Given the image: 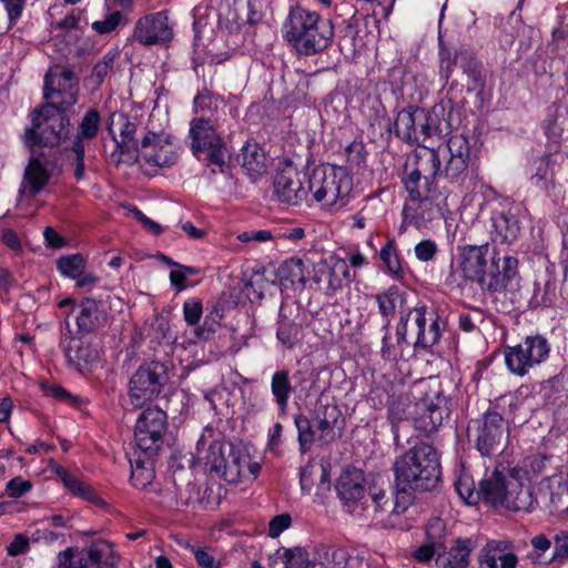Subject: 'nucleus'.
<instances>
[{"mask_svg": "<svg viewBox=\"0 0 568 568\" xmlns=\"http://www.w3.org/2000/svg\"><path fill=\"white\" fill-rule=\"evenodd\" d=\"M438 158L433 152L415 151L399 174L407 196L402 209L404 226L420 229L425 223L446 216L449 192L439 186Z\"/></svg>", "mask_w": 568, "mask_h": 568, "instance_id": "f257e3e1", "label": "nucleus"}, {"mask_svg": "<svg viewBox=\"0 0 568 568\" xmlns=\"http://www.w3.org/2000/svg\"><path fill=\"white\" fill-rule=\"evenodd\" d=\"M168 427V415L159 407H148L139 415L134 427L135 445L126 452L133 487L143 489L152 483L155 457L164 444Z\"/></svg>", "mask_w": 568, "mask_h": 568, "instance_id": "f03ea898", "label": "nucleus"}, {"mask_svg": "<svg viewBox=\"0 0 568 568\" xmlns=\"http://www.w3.org/2000/svg\"><path fill=\"white\" fill-rule=\"evenodd\" d=\"M488 243L463 246L459 263L463 277L489 293L517 290L520 282L518 258L510 255L498 257L494 251L488 261Z\"/></svg>", "mask_w": 568, "mask_h": 568, "instance_id": "7ed1b4c3", "label": "nucleus"}, {"mask_svg": "<svg viewBox=\"0 0 568 568\" xmlns=\"http://www.w3.org/2000/svg\"><path fill=\"white\" fill-rule=\"evenodd\" d=\"M396 487L402 488L403 504L415 493L435 490L442 481V464L438 449L418 442L395 457L392 466Z\"/></svg>", "mask_w": 568, "mask_h": 568, "instance_id": "20e7f679", "label": "nucleus"}, {"mask_svg": "<svg viewBox=\"0 0 568 568\" xmlns=\"http://www.w3.org/2000/svg\"><path fill=\"white\" fill-rule=\"evenodd\" d=\"M214 436V429L206 427L196 443V456L204 459L205 470L231 484H237L245 476L248 452L241 442L234 443L223 435Z\"/></svg>", "mask_w": 568, "mask_h": 568, "instance_id": "39448f33", "label": "nucleus"}, {"mask_svg": "<svg viewBox=\"0 0 568 568\" xmlns=\"http://www.w3.org/2000/svg\"><path fill=\"white\" fill-rule=\"evenodd\" d=\"M284 29L286 41L303 55L322 53L335 37L332 20L302 6L291 8Z\"/></svg>", "mask_w": 568, "mask_h": 568, "instance_id": "423d86ee", "label": "nucleus"}, {"mask_svg": "<svg viewBox=\"0 0 568 568\" xmlns=\"http://www.w3.org/2000/svg\"><path fill=\"white\" fill-rule=\"evenodd\" d=\"M353 175L343 165L321 164L308 170V204L321 209L339 210L349 203Z\"/></svg>", "mask_w": 568, "mask_h": 568, "instance_id": "0eeeda50", "label": "nucleus"}, {"mask_svg": "<svg viewBox=\"0 0 568 568\" xmlns=\"http://www.w3.org/2000/svg\"><path fill=\"white\" fill-rule=\"evenodd\" d=\"M412 396L415 399L413 426L420 435L430 437L449 416L442 384L435 379H420L415 383Z\"/></svg>", "mask_w": 568, "mask_h": 568, "instance_id": "6e6552de", "label": "nucleus"}, {"mask_svg": "<svg viewBox=\"0 0 568 568\" xmlns=\"http://www.w3.org/2000/svg\"><path fill=\"white\" fill-rule=\"evenodd\" d=\"M189 135L192 154L210 169L211 174L230 173L231 163L226 161V143L216 132L215 123L211 118H194L191 121Z\"/></svg>", "mask_w": 568, "mask_h": 568, "instance_id": "1a4fd4ad", "label": "nucleus"}, {"mask_svg": "<svg viewBox=\"0 0 568 568\" xmlns=\"http://www.w3.org/2000/svg\"><path fill=\"white\" fill-rule=\"evenodd\" d=\"M467 438L480 456L493 458L504 452L509 438V426L496 406H490L479 417L470 419Z\"/></svg>", "mask_w": 568, "mask_h": 568, "instance_id": "9d476101", "label": "nucleus"}, {"mask_svg": "<svg viewBox=\"0 0 568 568\" xmlns=\"http://www.w3.org/2000/svg\"><path fill=\"white\" fill-rule=\"evenodd\" d=\"M422 151L437 155L438 174L450 183L463 185L469 172L477 170L469 140L464 134L452 135L437 148H424Z\"/></svg>", "mask_w": 568, "mask_h": 568, "instance_id": "9b49d317", "label": "nucleus"}, {"mask_svg": "<svg viewBox=\"0 0 568 568\" xmlns=\"http://www.w3.org/2000/svg\"><path fill=\"white\" fill-rule=\"evenodd\" d=\"M169 366L160 361L145 362L129 379L128 395L135 408L159 398L169 384Z\"/></svg>", "mask_w": 568, "mask_h": 568, "instance_id": "f8f14e48", "label": "nucleus"}, {"mask_svg": "<svg viewBox=\"0 0 568 568\" xmlns=\"http://www.w3.org/2000/svg\"><path fill=\"white\" fill-rule=\"evenodd\" d=\"M308 169L301 170L290 159L281 161L272 182V196L281 204H308Z\"/></svg>", "mask_w": 568, "mask_h": 568, "instance_id": "ddd939ff", "label": "nucleus"}, {"mask_svg": "<svg viewBox=\"0 0 568 568\" xmlns=\"http://www.w3.org/2000/svg\"><path fill=\"white\" fill-rule=\"evenodd\" d=\"M551 345L541 334L527 335L517 345L504 347V359L507 369L524 377L529 371L548 361Z\"/></svg>", "mask_w": 568, "mask_h": 568, "instance_id": "4468645a", "label": "nucleus"}, {"mask_svg": "<svg viewBox=\"0 0 568 568\" xmlns=\"http://www.w3.org/2000/svg\"><path fill=\"white\" fill-rule=\"evenodd\" d=\"M74 106L42 100L38 105V148H57L69 138Z\"/></svg>", "mask_w": 568, "mask_h": 568, "instance_id": "2eb2a0df", "label": "nucleus"}, {"mask_svg": "<svg viewBox=\"0 0 568 568\" xmlns=\"http://www.w3.org/2000/svg\"><path fill=\"white\" fill-rule=\"evenodd\" d=\"M80 98V80L70 65L53 64L43 77L42 100L75 105Z\"/></svg>", "mask_w": 568, "mask_h": 568, "instance_id": "dca6fc26", "label": "nucleus"}, {"mask_svg": "<svg viewBox=\"0 0 568 568\" xmlns=\"http://www.w3.org/2000/svg\"><path fill=\"white\" fill-rule=\"evenodd\" d=\"M69 333L70 336L62 341L68 367L81 375L90 374L100 358L99 336L79 334L70 329Z\"/></svg>", "mask_w": 568, "mask_h": 568, "instance_id": "f3484780", "label": "nucleus"}, {"mask_svg": "<svg viewBox=\"0 0 568 568\" xmlns=\"http://www.w3.org/2000/svg\"><path fill=\"white\" fill-rule=\"evenodd\" d=\"M173 39L168 11L150 12L140 17L133 27L130 40L144 47L166 44Z\"/></svg>", "mask_w": 568, "mask_h": 568, "instance_id": "a211bd4d", "label": "nucleus"}, {"mask_svg": "<svg viewBox=\"0 0 568 568\" xmlns=\"http://www.w3.org/2000/svg\"><path fill=\"white\" fill-rule=\"evenodd\" d=\"M418 331L416 338L412 343L413 351L432 353V348L437 345L446 328V321L438 314L434 307L425 304L416 305L415 313Z\"/></svg>", "mask_w": 568, "mask_h": 568, "instance_id": "6ab92c4d", "label": "nucleus"}, {"mask_svg": "<svg viewBox=\"0 0 568 568\" xmlns=\"http://www.w3.org/2000/svg\"><path fill=\"white\" fill-rule=\"evenodd\" d=\"M68 305H72L71 312L75 314L74 333L99 336L98 331L104 327L108 318L103 303L91 297H83L79 303L73 298H65L59 303L61 308Z\"/></svg>", "mask_w": 568, "mask_h": 568, "instance_id": "aec40b11", "label": "nucleus"}, {"mask_svg": "<svg viewBox=\"0 0 568 568\" xmlns=\"http://www.w3.org/2000/svg\"><path fill=\"white\" fill-rule=\"evenodd\" d=\"M175 138L164 132L149 131L141 141L142 156L153 168H171L178 162Z\"/></svg>", "mask_w": 568, "mask_h": 568, "instance_id": "412c9836", "label": "nucleus"}, {"mask_svg": "<svg viewBox=\"0 0 568 568\" xmlns=\"http://www.w3.org/2000/svg\"><path fill=\"white\" fill-rule=\"evenodd\" d=\"M422 134L424 138L442 139L452 133L453 129L458 124V116L454 114V103L452 100H440L430 109L420 106Z\"/></svg>", "mask_w": 568, "mask_h": 568, "instance_id": "4be33fe9", "label": "nucleus"}, {"mask_svg": "<svg viewBox=\"0 0 568 568\" xmlns=\"http://www.w3.org/2000/svg\"><path fill=\"white\" fill-rule=\"evenodd\" d=\"M402 491L400 487H396L395 481L393 486L388 483L386 487L384 481L382 485H379L378 481H374L367 489L374 511L376 514L382 513L390 516L403 515L414 503V497H408V500L403 504L404 499L400 498Z\"/></svg>", "mask_w": 568, "mask_h": 568, "instance_id": "5701e85b", "label": "nucleus"}, {"mask_svg": "<svg viewBox=\"0 0 568 568\" xmlns=\"http://www.w3.org/2000/svg\"><path fill=\"white\" fill-rule=\"evenodd\" d=\"M381 332L383 336L379 354L385 362L394 364L399 361L407 362L414 355L412 342L405 337V322L396 323L394 335L390 332L389 322L382 324Z\"/></svg>", "mask_w": 568, "mask_h": 568, "instance_id": "b1692460", "label": "nucleus"}, {"mask_svg": "<svg viewBox=\"0 0 568 568\" xmlns=\"http://www.w3.org/2000/svg\"><path fill=\"white\" fill-rule=\"evenodd\" d=\"M267 160L263 145L255 140H247L235 156L236 164L252 183H256L267 172Z\"/></svg>", "mask_w": 568, "mask_h": 568, "instance_id": "393cba45", "label": "nucleus"}, {"mask_svg": "<svg viewBox=\"0 0 568 568\" xmlns=\"http://www.w3.org/2000/svg\"><path fill=\"white\" fill-rule=\"evenodd\" d=\"M509 486L510 478H507L498 468L490 474L486 473L479 480L480 501L494 507L503 506Z\"/></svg>", "mask_w": 568, "mask_h": 568, "instance_id": "a878e982", "label": "nucleus"}, {"mask_svg": "<svg viewBox=\"0 0 568 568\" xmlns=\"http://www.w3.org/2000/svg\"><path fill=\"white\" fill-rule=\"evenodd\" d=\"M364 471L355 467L345 469L336 484V491L341 500L347 505H357L365 498Z\"/></svg>", "mask_w": 568, "mask_h": 568, "instance_id": "bb28decb", "label": "nucleus"}, {"mask_svg": "<svg viewBox=\"0 0 568 568\" xmlns=\"http://www.w3.org/2000/svg\"><path fill=\"white\" fill-rule=\"evenodd\" d=\"M120 119L122 121L120 129L121 140L116 139L111 126H109L108 130L115 143L116 151H119L120 154L124 156L123 162H125L128 165H133L139 161V149L141 148V143L139 144L138 140L135 139L136 124L132 122L124 113L120 114Z\"/></svg>", "mask_w": 568, "mask_h": 568, "instance_id": "cd10ccee", "label": "nucleus"}, {"mask_svg": "<svg viewBox=\"0 0 568 568\" xmlns=\"http://www.w3.org/2000/svg\"><path fill=\"white\" fill-rule=\"evenodd\" d=\"M556 166L557 163L551 152H545L540 156L535 158L530 163V183L547 195H551L556 187Z\"/></svg>", "mask_w": 568, "mask_h": 568, "instance_id": "c85d7f7f", "label": "nucleus"}, {"mask_svg": "<svg viewBox=\"0 0 568 568\" xmlns=\"http://www.w3.org/2000/svg\"><path fill=\"white\" fill-rule=\"evenodd\" d=\"M293 373L287 368H277L270 381V389L273 403L276 406L277 416L283 417L287 414L290 398L294 396Z\"/></svg>", "mask_w": 568, "mask_h": 568, "instance_id": "c756f323", "label": "nucleus"}, {"mask_svg": "<svg viewBox=\"0 0 568 568\" xmlns=\"http://www.w3.org/2000/svg\"><path fill=\"white\" fill-rule=\"evenodd\" d=\"M491 240L495 243L513 244L520 233V221L510 211H495L490 217Z\"/></svg>", "mask_w": 568, "mask_h": 568, "instance_id": "7c9ffc66", "label": "nucleus"}, {"mask_svg": "<svg viewBox=\"0 0 568 568\" xmlns=\"http://www.w3.org/2000/svg\"><path fill=\"white\" fill-rule=\"evenodd\" d=\"M48 468H50L51 471L55 474V476L62 481L65 489H68L73 496L95 505L102 503V498L92 486L82 483L80 479L71 475L53 458L48 459Z\"/></svg>", "mask_w": 568, "mask_h": 568, "instance_id": "2f4dec72", "label": "nucleus"}, {"mask_svg": "<svg viewBox=\"0 0 568 568\" xmlns=\"http://www.w3.org/2000/svg\"><path fill=\"white\" fill-rule=\"evenodd\" d=\"M48 468H50L51 471L55 474V476L62 481L65 489H68L73 496L95 505L102 503V498L92 486L82 483L80 479L71 475L53 458L48 459Z\"/></svg>", "mask_w": 568, "mask_h": 568, "instance_id": "473e14b6", "label": "nucleus"}, {"mask_svg": "<svg viewBox=\"0 0 568 568\" xmlns=\"http://www.w3.org/2000/svg\"><path fill=\"white\" fill-rule=\"evenodd\" d=\"M294 397L303 403L317 399L324 392L320 373L314 368H300L293 372Z\"/></svg>", "mask_w": 568, "mask_h": 568, "instance_id": "72a5a7b5", "label": "nucleus"}, {"mask_svg": "<svg viewBox=\"0 0 568 568\" xmlns=\"http://www.w3.org/2000/svg\"><path fill=\"white\" fill-rule=\"evenodd\" d=\"M29 118L31 125L24 131L23 142L30 151V158L24 170L23 182L19 189L20 201L27 194L36 195V109L30 111Z\"/></svg>", "mask_w": 568, "mask_h": 568, "instance_id": "f704fd0d", "label": "nucleus"}, {"mask_svg": "<svg viewBox=\"0 0 568 568\" xmlns=\"http://www.w3.org/2000/svg\"><path fill=\"white\" fill-rule=\"evenodd\" d=\"M84 549L87 566L95 568H119L120 555L112 542L99 538L92 540Z\"/></svg>", "mask_w": 568, "mask_h": 568, "instance_id": "c9c22d12", "label": "nucleus"}, {"mask_svg": "<svg viewBox=\"0 0 568 568\" xmlns=\"http://www.w3.org/2000/svg\"><path fill=\"white\" fill-rule=\"evenodd\" d=\"M415 121H420V106L408 104L398 110L393 121L394 136L409 145L418 143Z\"/></svg>", "mask_w": 568, "mask_h": 568, "instance_id": "e433bc0d", "label": "nucleus"}, {"mask_svg": "<svg viewBox=\"0 0 568 568\" xmlns=\"http://www.w3.org/2000/svg\"><path fill=\"white\" fill-rule=\"evenodd\" d=\"M39 388L42 390L45 397L51 398L58 403H62L68 407L80 412L84 416L90 415L88 407L91 400L89 397L73 394L60 384L51 383L49 381L41 382L39 384Z\"/></svg>", "mask_w": 568, "mask_h": 568, "instance_id": "4c0bfd02", "label": "nucleus"}, {"mask_svg": "<svg viewBox=\"0 0 568 568\" xmlns=\"http://www.w3.org/2000/svg\"><path fill=\"white\" fill-rule=\"evenodd\" d=\"M478 546V537H457L446 556H442L443 568H467L471 551Z\"/></svg>", "mask_w": 568, "mask_h": 568, "instance_id": "58836bf2", "label": "nucleus"}, {"mask_svg": "<svg viewBox=\"0 0 568 568\" xmlns=\"http://www.w3.org/2000/svg\"><path fill=\"white\" fill-rule=\"evenodd\" d=\"M378 257L383 263L384 273L390 275L395 280H404L406 272V262L400 253L396 240L392 236L386 239L382 245Z\"/></svg>", "mask_w": 568, "mask_h": 568, "instance_id": "ea45409f", "label": "nucleus"}, {"mask_svg": "<svg viewBox=\"0 0 568 568\" xmlns=\"http://www.w3.org/2000/svg\"><path fill=\"white\" fill-rule=\"evenodd\" d=\"M537 500L535 499L529 487H526L517 478H510V486L501 507L513 511L530 513L535 509Z\"/></svg>", "mask_w": 568, "mask_h": 568, "instance_id": "a19ab883", "label": "nucleus"}, {"mask_svg": "<svg viewBox=\"0 0 568 568\" xmlns=\"http://www.w3.org/2000/svg\"><path fill=\"white\" fill-rule=\"evenodd\" d=\"M406 292L395 284L373 296L377 304L378 313L383 318V323L389 322V325L392 324L393 315L397 307H403L406 303Z\"/></svg>", "mask_w": 568, "mask_h": 568, "instance_id": "79ce46f5", "label": "nucleus"}, {"mask_svg": "<svg viewBox=\"0 0 568 568\" xmlns=\"http://www.w3.org/2000/svg\"><path fill=\"white\" fill-rule=\"evenodd\" d=\"M459 68L467 77V88L480 89L486 87L483 62L470 49H462Z\"/></svg>", "mask_w": 568, "mask_h": 568, "instance_id": "37998d69", "label": "nucleus"}, {"mask_svg": "<svg viewBox=\"0 0 568 568\" xmlns=\"http://www.w3.org/2000/svg\"><path fill=\"white\" fill-rule=\"evenodd\" d=\"M368 136L374 143L383 145L390 144L394 136L393 121L388 116L384 105H381V109L376 110L374 116H371Z\"/></svg>", "mask_w": 568, "mask_h": 568, "instance_id": "c03bdc74", "label": "nucleus"}, {"mask_svg": "<svg viewBox=\"0 0 568 568\" xmlns=\"http://www.w3.org/2000/svg\"><path fill=\"white\" fill-rule=\"evenodd\" d=\"M275 275L280 285L285 288H288L296 283L304 284V263L298 257L285 260L276 268Z\"/></svg>", "mask_w": 568, "mask_h": 568, "instance_id": "a18cd8bd", "label": "nucleus"}, {"mask_svg": "<svg viewBox=\"0 0 568 568\" xmlns=\"http://www.w3.org/2000/svg\"><path fill=\"white\" fill-rule=\"evenodd\" d=\"M534 286V294L529 301V307L531 310L551 308L556 306L558 287L555 278L548 277L542 287L538 283H535Z\"/></svg>", "mask_w": 568, "mask_h": 568, "instance_id": "49530a36", "label": "nucleus"}, {"mask_svg": "<svg viewBox=\"0 0 568 568\" xmlns=\"http://www.w3.org/2000/svg\"><path fill=\"white\" fill-rule=\"evenodd\" d=\"M327 262V291L336 292L343 287L344 282L349 280V267L346 260L338 256H331Z\"/></svg>", "mask_w": 568, "mask_h": 568, "instance_id": "de8ad7c7", "label": "nucleus"}, {"mask_svg": "<svg viewBox=\"0 0 568 568\" xmlns=\"http://www.w3.org/2000/svg\"><path fill=\"white\" fill-rule=\"evenodd\" d=\"M282 559L283 568H315L316 558L311 559L310 554L304 547L282 548L277 550Z\"/></svg>", "mask_w": 568, "mask_h": 568, "instance_id": "09e8293b", "label": "nucleus"}, {"mask_svg": "<svg viewBox=\"0 0 568 568\" xmlns=\"http://www.w3.org/2000/svg\"><path fill=\"white\" fill-rule=\"evenodd\" d=\"M301 334V325L280 313L277 320L276 338L288 351L293 349Z\"/></svg>", "mask_w": 568, "mask_h": 568, "instance_id": "8fccbe9b", "label": "nucleus"}, {"mask_svg": "<svg viewBox=\"0 0 568 568\" xmlns=\"http://www.w3.org/2000/svg\"><path fill=\"white\" fill-rule=\"evenodd\" d=\"M222 103L224 98L221 94L203 88L193 99V109L195 113L201 114L200 116L209 118L207 115H213Z\"/></svg>", "mask_w": 568, "mask_h": 568, "instance_id": "3c124183", "label": "nucleus"}, {"mask_svg": "<svg viewBox=\"0 0 568 568\" xmlns=\"http://www.w3.org/2000/svg\"><path fill=\"white\" fill-rule=\"evenodd\" d=\"M55 266L62 276L74 280L85 270L87 258L81 253L67 254L55 261Z\"/></svg>", "mask_w": 568, "mask_h": 568, "instance_id": "603ef678", "label": "nucleus"}, {"mask_svg": "<svg viewBox=\"0 0 568 568\" xmlns=\"http://www.w3.org/2000/svg\"><path fill=\"white\" fill-rule=\"evenodd\" d=\"M43 154L38 153V193L44 189L52 178H58L62 173L60 158L55 153L51 160H43Z\"/></svg>", "mask_w": 568, "mask_h": 568, "instance_id": "864d4df0", "label": "nucleus"}, {"mask_svg": "<svg viewBox=\"0 0 568 568\" xmlns=\"http://www.w3.org/2000/svg\"><path fill=\"white\" fill-rule=\"evenodd\" d=\"M125 11L113 10L108 12L102 20H97L92 22V30L100 36L109 34L115 31L120 27H124L129 23V19L126 17Z\"/></svg>", "mask_w": 568, "mask_h": 568, "instance_id": "5fc2aeb1", "label": "nucleus"}, {"mask_svg": "<svg viewBox=\"0 0 568 568\" xmlns=\"http://www.w3.org/2000/svg\"><path fill=\"white\" fill-rule=\"evenodd\" d=\"M509 550L507 539H489L478 554V564L480 567L497 568L500 550Z\"/></svg>", "mask_w": 568, "mask_h": 568, "instance_id": "6e6d98bb", "label": "nucleus"}, {"mask_svg": "<svg viewBox=\"0 0 568 568\" xmlns=\"http://www.w3.org/2000/svg\"><path fill=\"white\" fill-rule=\"evenodd\" d=\"M294 425L297 429L298 450L306 454L315 442L312 422L307 416L298 414L294 417Z\"/></svg>", "mask_w": 568, "mask_h": 568, "instance_id": "4d7b16f0", "label": "nucleus"}, {"mask_svg": "<svg viewBox=\"0 0 568 568\" xmlns=\"http://www.w3.org/2000/svg\"><path fill=\"white\" fill-rule=\"evenodd\" d=\"M221 486L215 484H202L200 493H197L196 501L197 507L204 510H213L220 506Z\"/></svg>", "mask_w": 568, "mask_h": 568, "instance_id": "13d9d810", "label": "nucleus"}, {"mask_svg": "<svg viewBox=\"0 0 568 568\" xmlns=\"http://www.w3.org/2000/svg\"><path fill=\"white\" fill-rule=\"evenodd\" d=\"M455 489L467 505H476L480 501L479 485L476 487L474 479L466 474L458 477Z\"/></svg>", "mask_w": 568, "mask_h": 568, "instance_id": "bf43d9fd", "label": "nucleus"}, {"mask_svg": "<svg viewBox=\"0 0 568 568\" xmlns=\"http://www.w3.org/2000/svg\"><path fill=\"white\" fill-rule=\"evenodd\" d=\"M532 550L527 552L526 558L534 565H545L544 556L552 545V538L545 534H537L530 539Z\"/></svg>", "mask_w": 568, "mask_h": 568, "instance_id": "052dcab7", "label": "nucleus"}, {"mask_svg": "<svg viewBox=\"0 0 568 568\" xmlns=\"http://www.w3.org/2000/svg\"><path fill=\"white\" fill-rule=\"evenodd\" d=\"M554 550L545 565H562L568 561V531L560 530L552 537Z\"/></svg>", "mask_w": 568, "mask_h": 568, "instance_id": "680f3d73", "label": "nucleus"}, {"mask_svg": "<svg viewBox=\"0 0 568 568\" xmlns=\"http://www.w3.org/2000/svg\"><path fill=\"white\" fill-rule=\"evenodd\" d=\"M100 121L101 118L99 111L95 108H90L84 113L77 134L81 138H85L87 140L94 139L100 130Z\"/></svg>", "mask_w": 568, "mask_h": 568, "instance_id": "e2e57ef3", "label": "nucleus"}, {"mask_svg": "<svg viewBox=\"0 0 568 568\" xmlns=\"http://www.w3.org/2000/svg\"><path fill=\"white\" fill-rule=\"evenodd\" d=\"M84 549L68 547L58 555V568H87Z\"/></svg>", "mask_w": 568, "mask_h": 568, "instance_id": "0e129e2a", "label": "nucleus"}, {"mask_svg": "<svg viewBox=\"0 0 568 568\" xmlns=\"http://www.w3.org/2000/svg\"><path fill=\"white\" fill-rule=\"evenodd\" d=\"M223 313L217 307H213L204 317L201 326L195 328V336L201 341H207L221 325Z\"/></svg>", "mask_w": 568, "mask_h": 568, "instance_id": "69168bd1", "label": "nucleus"}, {"mask_svg": "<svg viewBox=\"0 0 568 568\" xmlns=\"http://www.w3.org/2000/svg\"><path fill=\"white\" fill-rule=\"evenodd\" d=\"M425 540L446 549V524L439 517L430 518L425 526Z\"/></svg>", "mask_w": 568, "mask_h": 568, "instance_id": "338daca9", "label": "nucleus"}, {"mask_svg": "<svg viewBox=\"0 0 568 568\" xmlns=\"http://www.w3.org/2000/svg\"><path fill=\"white\" fill-rule=\"evenodd\" d=\"M201 270L196 266H190L181 264L179 267L170 272V284L178 292H182L187 288V277L199 275Z\"/></svg>", "mask_w": 568, "mask_h": 568, "instance_id": "774afa93", "label": "nucleus"}]
</instances>
